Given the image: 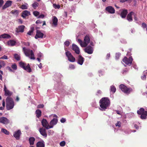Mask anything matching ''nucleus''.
Masks as SVG:
<instances>
[{
	"instance_id": "1",
	"label": "nucleus",
	"mask_w": 147,
	"mask_h": 147,
	"mask_svg": "<svg viewBox=\"0 0 147 147\" xmlns=\"http://www.w3.org/2000/svg\"><path fill=\"white\" fill-rule=\"evenodd\" d=\"M100 106L102 111H105L108 107L110 105V102L109 99L107 97L102 98L99 101Z\"/></svg>"
},
{
	"instance_id": "2",
	"label": "nucleus",
	"mask_w": 147,
	"mask_h": 147,
	"mask_svg": "<svg viewBox=\"0 0 147 147\" xmlns=\"http://www.w3.org/2000/svg\"><path fill=\"white\" fill-rule=\"evenodd\" d=\"M6 107L7 110L13 109L14 106V102L12 98L7 96L6 99Z\"/></svg>"
},
{
	"instance_id": "3",
	"label": "nucleus",
	"mask_w": 147,
	"mask_h": 147,
	"mask_svg": "<svg viewBox=\"0 0 147 147\" xmlns=\"http://www.w3.org/2000/svg\"><path fill=\"white\" fill-rule=\"evenodd\" d=\"M84 42L80 39H78V42L80 45L81 47H86L88 44L90 42V38L89 35H86L85 36L84 38Z\"/></svg>"
},
{
	"instance_id": "4",
	"label": "nucleus",
	"mask_w": 147,
	"mask_h": 147,
	"mask_svg": "<svg viewBox=\"0 0 147 147\" xmlns=\"http://www.w3.org/2000/svg\"><path fill=\"white\" fill-rule=\"evenodd\" d=\"M23 51L26 56L29 57L30 56V59H35L34 53L33 50H30L29 49H27L25 47L23 48Z\"/></svg>"
},
{
	"instance_id": "5",
	"label": "nucleus",
	"mask_w": 147,
	"mask_h": 147,
	"mask_svg": "<svg viewBox=\"0 0 147 147\" xmlns=\"http://www.w3.org/2000/svg\"><path fill=\"white\" fill-rule=\"evenodd\" d=\"M119 88L122 91L124 92V93L129 94L131 92L132 90L131 88H129L126 87V86L123 84H121L119 85Z\"/></svg>"
},
{
	"instance_id": "6",
	"label": "nucleus",
	"mask_w": 147,
	"mask_h": 147,
	"mask_svg": "<svg viewBox=\"0 0 147 147\" xmlns=\"http://www.w3.org/2000/svg\"><path fill=\"white\" fill-rule=\"evenodd\" d=\"M138 114L141 115L140 118L141 119H146L147 116V111H145L143 108H140L139 110L137 111Z\"/></svg>"
},
{
	"instance_id": "7",
	"label": "nucleus",
	"mask_w": 147,
	"mask_h": 147,
	"mask_svg": "<svg viewBox=\"0 0 147 147\" xmlns=\"http://www.w3.org/2000/svg\"><path fill=\"white\" fill-rule=\"evenodd\" d=\"M19 65L24 70L28 72H30L32 71V69L29 64L27 65V64H25V63L22 62V61H21L19 63Z\"/></svg>"
},
{
	"instance_id": "8",
	"label": "nucleus",
	"mask_w": 147,
	"mask_h": 147,
	"mask_svg": "<svg viewBox=\"0 0 147 147\" xmlns=\"http://www.w3.org/2000/svg\"><path fill=\"white\" fill-rule=\"evenodd\" d=\"M133 60V59L132 56H130L129 58L125 56L122 59V61L125 64L130 65L132 63Z\"/></svg>"
},
{
	"instance_id": "9",
	"label": "nucleus",
	"mask_w": 147,
	"mask_h": 147,
	"mask_svg": "<svg viewBox=\"0 0 147 147\" xmlns=\"http://www.w3.org/2000/svg\"><path fill=\"white\" fill-rule=\"evenodd\" d=\"M65 55L68 58V61L70 62H73L76 61L75 58L74 57L70 51H67L65 52Z\"/></svg>"
},
{
	"instance_id": "10",
	"label": "nucleus",
	"mask_w": 147,
	"mask_h": 147,
	"mask_svg": "<svg viewBox=\"0 0 147 147\" xmlns=\"http://www.w3.org/2000/svg\"><path fill=\"white\" fill-rule=\"evenodd\" d=\"M41 123L43 127H44L45 129H48L53 127V126L49 125L47 120L45 119H42Z\"/></svg>"
},
{
	"instance_id": "11",
	"label": "nucleus",
	"mask_w": 147,
	"mask_h": 147,
	"mask_svg": "<svg viewBox=\"0 0 147 147\" xmlns=\"http://www.w3.org/2000/svg\"><path fill=\"white\" fill-rule=\"evenodd\" d=\"M10 122L9 119L5 117H0V123L2 124L7 125L9 124Z\"/></svg>"
},
{
	"instance_id": "12",
	"label": "nucleus",
	"mask_w": 147,
	"mask_h": 147,
	"mask_svg": "<svg viewBox=\"0 0 147 147\" xmlns=\"http://www.w3.org/2000/svg\"><path fill=\"white\" fill-rule=\"evenodd\" d=\"M44 36V34L43 33L41 32L40 30H37L36 31V34L35 36L36 39L38 38H42Z\"/></svg>"
},
{
	"instance_id": "13",
	"label": "nucleus",
	"mask_w": 147,
	"mask_h": 147,
	"mask_svg": "<svg viewBox=\"0 0 147 147\" xmlns=\"http://www.w3.org/2000/svg\"><path fill=\"white\" fill-rule=\"evenodd\" d=\"M39 131L41 134L45 137L46 138L47 136V134L46 133V129L45 128H40L39 129Z\"/></svg>"
},
{
	"instance_id": "14",
	"label": "nucleus",
	"mask_w": 147,
	"mask_h": 147,
	"mask_svg": "<svg viewBox=\"0 0 147 147\" xmlns=\"http://www.w3.org/2000/svg\"><path fill=\"white\" fill-rule=\"evenodd\" d=\"M72 49L73 50L75 51V52L76 54H78V55L80 53V50L78 46L76 45V44H72Z\"/></svg>"
},
{
	"instance_id": "15",
	"label": "nucleus",
	"mask_w": 147,
	"mask_h": 147,
	"mask_svg": "<svg viewBox=\"0 0 147 147\" xmlns=\"http://www.w3.org/2000/svg\"><path fill=\"white\" fill-rule=\"evenodd\" d=\"M93 51V48L91 46H88L85 49V51L89 54H92Z\"/></svg>"
},
{
	"instance_id": "16",
	"label": "nucleus",
	"mask_w": 147,
	"mask_h": 147,
	"mask_svg": "<svg viewBox=\"0 0 147 147\" xmlns=\"http://www.w3.org/2000/svg\"><path fill=\"white\" fill-rule=\"evenodd\" d=\"M25 28V26L24 25L19 26L18 27L16 28V32L17 33H19V32H24V30Z\"/></svg>"
},
{
	"instance_id": "17",
	"label": "nucleus",
	"mask_w": 147,
	"mask_h": 147,
	"mask_svg": "<svg viewBox=\"0 0 147 147\" xmlns=\"http://www.w3.org/2000/svg\"><path fill=\"white\" fill-rule=\"evenodd\" d=\"M21 134L22 133L21 131L20 130H18L17 131H15L13 134V136L17 140H19Z\"/></svg>"
},
{
	"instance_id": "18",
	"label": "nucleus",
	"mask_w": 147,
	"mask_h": 147,
	"mask_svg": "<svg viewBox=\"0 0 147 147\" xmlns=\"http://www.w3.org/2000/svg\"><path fill=\"white\" fill-rule=\"evenodd\" d=\"M84 59L81 55H78L77 59V63L79 64H83L84 61Z\"/></svg>"
},
{
	"instance_id": "19",
	"label": "nucleus",
	"mask_w": 147,
	"mask_h": 147,
	"mask_svg": "<svg viewBox=\"0 0 147 147\" xmlns=\"http://www.w3.org/2000/svg\"><path fill=\"white\" fill-rule=\"evenodd\" d=\"M4 90L5 91V96H8L9 97L12 95V92H10L9 90L7 89L5 85H4Z\"/></svg>"
},
{
	"instance_id": "20",
	"label": "nucleus",
	"mask_w": 147,
	"mask_h": 147,
	"mask_svg": "<svg viewBox=\"0 0 147 147\" xmlns=\"http://www.w3.org/2000/svg\"><path fill=\"white\" fill-rule=\"evenodd\" d=\"M106 11L111 13H114L115 12V10L114 8H113L112 6H108L106 8Z\"/></svg>"
},
{
	"instance_id": "21",
	"label": "nucleus",
	"mask_w": 147,
	"mask_h": 147,
	"mask_svg": "<svg viewBox=\"0 0 147 147\" xmlns=\"http://www.w3.org/2000/svg\"><path fill=\"white\" fill-rule=\"evenodd\" d=\"M127 13L128 11L127 9H123L121 12V16L122 18H125Z\"/></svg>"
},
{
	"instance_id": "22",
	"label": "nucleus",
	"mask_w": 147,
	"mask_h": 147,
	"mask_svg": "<svg viewBox=\"0 0 147 147\" xmlns=\"http://www.w3.org/2000/svg\"><path fill=\"white\" fill-rule=\"evenodd\" d=\"M134 13V12H133V11H131L129 13L127 14V19L128 21L131 22L133 20L132 16Z\"/></svg>"
},
{
	"instance_id": "23",
	"label": "nucleus",
	"mask_w": 147,
	"mask_h": 147,
	"mask_svg": "<svg viewBox=\"0 0 147 147\" xmlns=\"http://www.w3.org/2000/svg\"><path fill=\"white\" fill-rule=\"evenodd\" d=\"M30 15V12L29 11L25 10L22 13V16L23 18H26L27 16Z\"/></svg>"
},
{
	"instance_id": "24",
	"label": "nucleus",
	"mask_w": 147,
	"mask_h": 147,
	"mask_svg": "<svg viewBox=\"0 0 147 147\" xmlns=\"http://www.w3.org/2000/svg\"><path fill=\"white\" fill-rule=\"evenodd\" d=\"M45 142L43 140L38 141L36 144V147H45Z\"/></svg>"
},
{
	"instance_id": "25",
	"label": "nucleus",
	"mask_w": 147,
	"mask_h": 147,
	"mask_svg": "<svg viewBox=\"0 0 147 147\" xmlns=\"http://www.w3.org/2000/svg\"><path fill=\"white\" fill-rule=\"evenodd\" d=\"M58 19L56 16H53L52 17V24L55 26L57 25Z\"/></svg>"
},
{
	"instance_id": "26",
	"label": "nucleus",
	"mask_w": 147,
	"mask_h": 147,
	"mask_svg": "<svg viewBox=\"0 0 147 147\" xmlns=\"http://www.w3.org/2000/svg\"><path fill=\"white\" fill-rule=\"evenodd\" d=\"M58 120L57 119L53 118L51 120L50 122V126H52L53 127L54 125H56L57 123Z\"/></svg>"
},
{
	"instance_id": "27",
	"label": "nucleus",
	"mask_w": 147,
	"mask_h": 147,
	"mask_svg": "<svg viewBox=\"0 0 147 147\" xmlns=\"http://www.w3.org/2000/svg\"><path fill=\"white\" fill-rule=\"evenodd\" d=\"M12 1H10V0H8L7 1L5 4L4 5L3 7V8H5L6 7H8L10 6L11 5V3Z\"/></svg>"
},
{
	"instance_id": "28",
	"label": "nucleus",
	"mask_w": 147,
	"mask_h": 147,
	"mask_svg": "<svg viewBox=\"0 0 147 147\" xmlns=\"http://www.w3.org/2000/svg\"><path fill=\"white\" fill-rule=\"evenodd\" d=\"M6 38V39H9L11 38L10 35L7 34H3L0 35V38Z\"/></svg>"
},
{
	"instance_id": "29",
	"label": "nucleus",
	"mask_w": 147,
	"mask_h": 147,
	"mask_svg": "<svg viewBox=\"0 0 147 147\" xmlns=\"http://www.w3.org/2000/svg\"><path fill=\"white\" fill-rule=\"evenodd\" d=\"M36 116L37 118H39L42 115V111L40 109H37L35 111Z\"/></svg>"
},
{
	"instance_id": "30",
	"label": "nucleus",
	"mask_w": 147,
	"mask_h": 147,
	"mask_svg": "<svg viewBox=\"0 0 147 147\" xmlns=\"http://www.w3.org/2000/svg\"><path fill=\"white\" fill-rule=\"evenodd\" d=\"M35 139L34 137H30L29 139L30 144V145H33L34 144V142Z\"/></svg>"
},
{
	"instance_id": "31",
	"label": "nucleus",
	"mask_w": 147,
	"mask_h": 147,
	"mask_svg": "<svg viewBox=\"0 0 147 147\" xmlns=\"http://www.w3.org/2000/svg\"><path fill=\"white\" fill-rule=\"evenodd\" d=\"M15 59L17 61H20V55L18 54H15L14 55Z\"/></svg>"
},
{
	"instance_id": "32",
	"label": "nucleus",
	"mask_w": 147,
	"mask_h": 147,
	"mask_svg": "<svg viewBox=\"0 0 147 147\" xmlns=\"http://www.w3.org/2000/svg\"><path fill=\"white\" fill-rule=\"evenodd\" d=\"M16 42L14 41V40H10L7 43L8 45H9V46H13L15 45Z\"/></svg>"
},
{
	"instance_id": "33",
	"label": "nucleus",
	"mask_w": 147,
	"mask_h": 147,
	"mask_svg": "<svg viewBox=\"0 0 147 147\" xmlns=\"http://www.w3.org/2000/svg\"><path fill=\"white\" fill-rule=\"evenodd\" d=\"M1 132L7 135H9L10 133L9 131L7 130L6 129H3V128L1 129Z\"/></svg>"
},
{
	"instance_id": "34",
	"label": "nucleus",
	"mask_w": 147,
	"mask_h": 147,
	"mask_svg": "<svg viewBox=\"0 0 147 147\" xmlns=\"http://www.w3.org/2000/svg\"><path fill=\"white\" fill-rule=\"evenodd\" d=\"M34 30V27H32L31 28V29L29 31L27 34L29 35H32V33Z\"/></svg>"
},
{
	"instance_id": "35",
	"label": "nucleus",
	"mask_w": 147,
	"mask_h": 147,
	"mask_svg": "<svg viewBox=\"0 0 147 147\" xmlns=\"http://www.w3.org/2000/svg\"><path fill=\"white\" fill-rule=\"evenodd\" d=\"M38 3L37 2H35L34 3L32 4V6L34 9H36L37 7L38 6Z\"/></svg>"
},
{
	"instance_id": "36",
	"label": "nucleus",
	"mask_w": 147,
	"mask_h": 147,
	"mask_svg": "<svg viewBox=\"0 0 147 147\" xmlns=\"http://www.w3.org/2000/svg\"><path fill=\"white\" fill-rule=\"evenodd\" d=\"M116 89L115 86L112 85L111 87V91L113 92H116Z\"/></svg>"
},
{
	"instance_id": "37",
	"label": "nucleus",
	"mask_w": 147,
	"mask_h": 147,
	"mask_svg": "<svg viewBox=\"0 0 147 147\" xmlns=\"http://www.w3.org/2000/svg\"><path fill=\"white\" fill-rule=\"evenodd\" d=\"M53 7L55 9H59L60 7V5H57L56 4H53Z\"/></svg>"
},
{
	"instance_id": "38",
	"label": "nucleus",
	"mask_w": 147,
	"mask_h": 147,
	"mask_svg": "<svg viewBox=\"0 0 147 147\" xmlns=\"http://www.w3.org/2000/svg\"><path fill=\"white\" fill-rule=\"evenodd\" d=\"M128 71V69L127 68L124 69L122 71V74L123 75H125Z\"/></svg>"
},
{
	"instance_id": "39",
	"label": "nucleus",
	"mask_w": 147,
	"mask_h": 147,
	"mask_svg": "<svg viewBox=\"0 0 147 147\" xmlns=\"http://www.w3.org/2000/svg\"><path fill=\"white\" fill-rule=\"evenodd\" d=\"M121 54L120 53H116L115 54V58L116 59H118L121 56Z\"/></svg>"
},
{
	"instance_id": "40",
	"label": "nucleus",
	"mask_w": 147,
	"mask_h": 147,
	"mask_svg": "<svg viewBox=\"0 0 147 147\" xmlns=\"http://www.w3.org/2000/svg\"><path fill=\"white\" fill-rule=\"evenodd\" d=\"M39 13H40L38 12V11H34L33 12V14L34 15L36 16H38L39 14Z\"/></svg>"
},
{
	"instance_id": "41",
	"label": "nucleus",
	"mask_w": 147,
	"mask_h": 147,
	"mask_svg": "<svg viewBox=\"0 0 147 147\" xmlns=\"http://www.w3.org/2000/svg\"><path fill=\"white\" fill-rule=\"evenodd\" d=\"M21 8L22 9H27L28 8V7L26 5L23 4L22 5Z\"/></svg>"
},
{
	"instance_id": "42",
	"label": "nucleus",
	"mask_w": 147,
	"mask_h": 147,
	"mask_svg": "<svg viewBox=\"0 0 147 147\" xmlns=\"http://www.w3.org/2000/svg\"><path fill=\"white\" fill-rule=\"evenodd\" d=\"M44 106V105L43 104H41L38 105L37 106V108H43Z\"/></svg>"
},
{
	"instance_id": "43",
	"label": "nucleus",
	"mask_w": 147,
	"mask_h": 147,
	"mask_svg": "<svg viewBox=\"0 0 147 147\" xmlns=\"http://www.w3.org/2000/svg\"><path fill=\"white\" fill-rule=\"evenodd\" d=\"M70 42L69 40H66V41L64 42V45L65 46H69L70 45Z\"/></svg>"
},
{
	"instance_id": "44",
	"label": "nucleus",
	"mask_w": 147,
	"mask_h": 147,
	"mask_svg": "<svg viewBox=\"0 0 147 147\" xmlns=\"http://www.w3.org/2000/svg\"><path fill=\"white\" fill-rule=\"evenodd\" d=\"M11 67L13 69H17V66L16 64H12L11 66Z\"/></svg>"
},
{
	"instance_id": "45",
	"label": "nucleus",
	"mask_w": 147,
	"mask_h": 147,
	"mask_svg": "<svg viewBox=\"0 0 147 147\" xmlns=\"http://www.w3.org/2000/svg\"><path fill=\"white\" fill-rule=\"evenodd\" d=\"M121 123L120 121H117L115 124L116 126H118L119 127L121 126Z\"/></svg>"
},
{
	"instance_id": "46",
	"label": "nucleus",
	"mask_w": 147,
	"mask_h": 147,
	"mask_svg": "<svg viewBox=\"0 0 147 147\" xmlns=\"http://www.w3.org/2000/svg\"><path fill=\"white\" fill-rule=\"evenodd\" d=\"M65 141H61L60 143V145L61 146H65Z\"/></svg>"
},
{
	"instance_id": "47",
	"label": "nucleus",
	"mask_w": 147,
	"mask_h": 147,
	"mask_svg": "<svg viewBox=\"0 0 147 147\" xmlns=\"http://www.w3.org/2000/svg\"><path fill=\"white\" fill-rule=\"evenodd\" d=\"M8 57L7 55H4L0 57V59H7Z\"/></svg>"
},
{
	"instance_id": "48",
	"label": "nucleus",
	"mask_w": 147,
	"mask_h": 147,
	"mask_svg": "<svg viewBox=\"0 0 147 147\" xmlns=\"http://www.w3.org/2000/svg\"><path fill=\"white\" fill-rule=\"evenodd\" d=\"M69 67L71 69H74L75 68V66L74 64H70Z\"/></svg>"
},
{
	"instance_id": "49",
	"label": "nucleus",
	"mask_w": 147,
	"mask_h": 147,
	"mask_svg": "<svg viewBox=\"0 0 147 147\" xmlns=\"http://www.w3.org/2000/svg\"><path fill=\"white\" fill-rule=\"evenodd\" d=\"M141 78L143 80H145L146 79V74H144L143 76H141Z\"/></svg>"
},
{
	"instance_id": "50",
	"label": "nucleus",
	"mask_w": 147,
	"mask_h": 147,
	"mask_svg": "<svg viewBox=\"0 0 147 147\" xmlns=\"http://www.w3.org/2000/svg\"><path fill=\"white\" fill-rule=\"evenodd\" d=\"M66 121V119L64 118H62L60 120V121L62 123H64Z\"/></svg>"
},
{
	"instance_id": "51",
	"label": "nucleus",
	"mask_w": 147,
	"mask_h": 147,
	"mask_svg": "<svg viewBox=\"0 0 147 147\" xmlns=\"http://www.w3.org/2000/svg\"><path fill=\"white\" fill-rule=\"evenodd\" d=\"M3 3L4 1L3 0H0V7H1L3 5Z\"/></svg>"
},
{
	"instance_id": "52",
	"label": "nucleus",
	"mask_w": 147,
	"mask_h": 147,
	"mask_svg": "<svg viewBox=\"0 0 147 147\" xmlns=\"http://www.w3.org/2000/svg\"><path fill=\"white\" fill-rule=\"evenodd\" d=\"M42 21H41L40 20H36V24H41L42 23Z\"/></svg>"
},
{
	"instance_id": "53",
	"label": "nucleus",
	"mask_w": 147,
	"mask_h": 147,
	"mask_svg": "<svg viewBox=\"0 0 147 147\" xmlns=\"http://www.w3.org/2000/svg\"><path fill=\"white\" fill-rule=\"evenodd\" d=\"M0 64H1V65H2V66H4L5 65V63L3 61H2L1 62H0Z\"/></svg>"
},
{
	"instance_id": "54",
	"label": "nucleus",
	"mask_w": 147,
	"mask_h": 147,
	"mask_svg": "<svg viewBox=\"0 0 147 147\" xmlns=\"http://www.w3.org/2000/svg\"><path fill=\"white\" fill-rule=\"evenodd\" d=\"M142 27L143 28H145L146 27V24L144 23H143L142 24Z\"/></svg>"
},
{
	"instance_id": "55",
	"label": "nucleus",
	"mask_w": 147,
	"mask_h": 147,
	"mask_svg": "<svg viewBox=\"0 0 147 147\" xmlns=\"http://www.w3.org/2000/svg\"><path fill=\"white\" fill-rule=\"evenodd\" d=\"M44 17H45V16H44V14H41V15H39L38 16V18H44Z\"/></svg>"
},
{
	"instance_id": "56",
	"label": "nucleus",
	"mask_w": 147,
	"mask_h": 147,
	"mask_svg": "<svg viewBox=\"0 0 147 147\" xmlns=\"http://www.w3.org/2000/svg\"><path fill=\"white\" fill-rule=\"evenodd\" d=\"M5 101L4 100H3L2 101V105H3V108H4V107L5 106Z\"/></svg>"
},
{
	"instance_id": "57",
	"label": "nucleus",
	"mask_w": 147,
	"mask_h": 147,
	"mask_svg": "<svg viewBox=\"0 0 147 147\" xmlns=\"http://www.w3.org/2000/svg\"><path fill=\"white\" fill-rule=\"evenodd\" d=\"M110 57V54L109 53L107 54V58L108 59H109V58Z\"/></svg>"
},
{
	"instance_id": "58",
	"label": "nucleus",
	"mask_w": 147,
	"mask_h": 147,
	"mask_svg": "<svg viewBox=\"0 0 147 147\" xmlns=\"http://www.w3.org/2000/svg\"><path fill=\"white\" fill-rule=\"evenodd\" d=\"M116 113L118 114H119V115L121 114L120 112V111H117V110L116 111Z\"/></svg>"
},
{
	"instance_id": "59",
	"label": "nucleus",
	"mask_w": 147,
	"mask_h": 147,
	"mask_svg": "<svg viewBox=\"0 0 147 147\" xmlns=\"http://www.w3.org/2000/svg\"><path fill=\"white\" fill-rule=\"evenodd\" d=\"M134 127L136 129H138L139 128V127L138 125H137L136 124H135L134 125Z\"/></svg>"
},
{
	"instance_id": "60",
	"label": "nucleus",
	"mask_w": 147,
	"mask_h": 147,
	"mask_svg": "<svg viewBox=\"0 0 147 147\" xmlns=\"http://www.w3.org/2000/svg\"><path fill=\"white\" fill-rule=\"evenodd\" d=\"M38 67L40 69H41V68H42L41 63H40L39 64V65H38Z\"/></svg>"
},
{
	"instance_id": "61",
	"label": "nucleus",
	"mask_w": 147,
	"mask_h": 147,
	"mask_svg": "<svg viewBox=\"0 0 147 147\" xmlns=\"http://www.w3.org/2000/svg\"><path fill=\"white\" fill-rule=\"evenodd\" d=\"M102 92V91L101 90H99L97 91V93H98V94H101Z\"/></svg>"
},
{
	"instance_id": "62",
	"label": "nucleus",
	"mask_w": 147,
	"mask_h": 147,
	"mask_svg": "<svg viewBox=\"0 0 147 147\" xmlns=\"http://www.w3.org/2000/svg\"><path fill=\"white\" fill-rule=\"evenodd\" d=\"M7 68L8 69H9L10 71H12V70L11 69L10 67H7Z\"/></svg>"
},
{
	"instance_id": "63",
	"label": "nucleus",
	"mask_w": 147,
	"mask_h": 147,
	"mask_svg": "<svg viewBox=\"0 0 147 147\" xmlns=\"http://www.w3.org/2000/svg\"><path fill=\"white\" fill-rule=\"evenodd\" d=\"M19 98L18 97V96H17L16 98V100L17 101H19Z\"/></svg>"
},
{
	"instance_id": "64",
	"label": "nucleus",
	"mask_w": 147,
	"mask_h": 147,
	"mask_svg": "<svg viewBox=\"0 0 147 147\" xmlns=\"http://www.w3.org/2000/svg\"><path fill=\"white\" fill-rule=\"evenodd\" d=\"M16 147H23L22 145H18L16 146Z\"/></svg>"
}]
</instances>
